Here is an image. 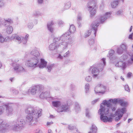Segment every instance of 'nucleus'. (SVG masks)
Masks as SVG:
<instances>
[{
    "mask_svg": "<svg viewBox=\"0 0 133 133\" xmlns=\"http://www.w3.org/2000/svg\"><path fill=\"white\" fill-rule=\"evenodd\" d=\"M114 104L119 103L123 107H125L127 105V103L124 102L120 98L110 99L108 100H104L100 105V108L98 111V114L100 115L101 120L104 122H111L112 120V117H115L116 121H118L121 118L123 114L127 111L126 108L121 107L118 108L115 111L114 114L111 113L112 111H115L116 109V106L113 105L111 103Z\"/></svg>",
    "mask_w": 133,
    "mask_h": 133,
    "instance_id": "1",
    "label": "nucleus"
},
{
    "mask_svg": "<svg viewBox=\"0 0 133 133\" xmlns=\"http://www.w3.org/2000/svg\"><path fill=\"white\" fill-rule=\"evenodd\" d=\"M42 111V110L41 109L28 108L25 111L28 114L26 117L27 121L30 122L32 125L36 124L37 121V119L41 115Z\"/></svg>",
    "mask_w": 133,
    "mask_h": 133,
    "instance_id": "2",
    "label": "nucleus"
},
{
    "mask_svg": "<svg viewBox=\"0 0 133 133\" xmlns=\"http://www.w3.org/2000/svg\"><path fill=\"white\" fill-rule=\"evenodd\" d=\"M70 35L69 32L65 33L61 35L58 38H55L54 39V41H57L61 40L62 42L58 44L59 48H62L63 50L67 49L69 44H71L72 43V40L71 39L69 38L68 37Z\"/></svg>",
    "mask_w": 133,
    "mask_h": 133,
    "instance_id": "3",
    "label": "nucleus"
},
{
    "mask_svg": "<svg viewBox=\"0 0 133 133\" xmlns=\"http://www.w3.org/2000/svg\"><path fill=\"white\" fill-rule=\"evenodd\" d=\"M30 54L35 57L27 60L25 62V65L27 67L34 68L38 65V57L39 56L40 54L36 49H35L31 52Z\"/></svg>",
    "mask_w": 133,
    "mask_h": 133,
    "instance_id": "4",
    "label": "nucleus"
},
{
    "mask_svg": "<svg viewBox=\"0 0 133 133\" xmlns=\"http://www.w3.org/2000/svg\"><path fill=\"white\" fill-rule=\"evenodd\" d=\"M102 63L98 65H94L91 66L88 70L87 71L89 73H91L92 74L93 78H96L98 77L99 70H102L105 65V59L103 58L102 59Z\"/></svg>",
    "mask_w": 133,
    "mask_h": 133,
    "instance_id": "5",
    "label": "nucleus"
},
{
    "mask_svg": "<svg viewBox=\"0 0 133 133\" xmlns=\"http://www.w3.org/2000/svg\"><path fill=\"white\" fill-rule=\"evenodd\" d=\"M5 108L6 115H9L12 114L13 111L12 106L9 103H6L4 104L2 106L0 107V115L4 112Z\"/></svg>",
    "mask_w": 133,
    "mask_h": 133,
    "instance_id": "6",
    "label": "nucleus"
},
{
    "mask_svg": "<svg viewBox=\"0 0 133 133\" xmlns=\"http://www.w3.org/2000/svg\"><path fill=\"white\" fill-rule=\"evenodd\" d=\"M105 91V87L101 84H99L97 85L95 89V91L96 94L100 93L103 94Z\"/></svg>",
    "mask_w": 133,
    "mask_h": 133,
    "instance_id": "7",
    "label": "nucleus"
},
{
    "mask_svg": "<svg viewBox=\"0 0 133 133\" xmlns=\"http://www.w3.org/2000/svg\"><path fill=\"white\" fill-rule=\"evenodd\" d=\"M39 88L38 85L34 86L31 87L28 90V93L29 94L35 95L39 92Z\"/></svg>",
    "mask_w": 133,
    "mask_h": 133,
    "instance_id": "8",
    "label": "nucleus"
},
{
    "mask_svg": "<svg viewBox=\"0 0 133 133\" xmlns=\"http://www.w3.org/2000/svg\"><path fill=\"white\" fill-rule=\"evenodd\" d=\"M13 66V69L16 72H22L25 71V70L20 64H14Z\"/></svg>",
    "mask_w": 133,
    "mask_h": 133,
    "instance_id": "9",
    "label": "nucleus"
},
{
    "mask_svg": "<svg viewBox=\"0 0 133 133\" xmlns=\"http://www.w3.org/2000/svg\"><path fill=\"white\" fill-rule=\"evenodd\" d=\"M111 12H107L102 16L100 18V22L102 23L107 18L110 17Z\"/></svg>",
    "mask_w": 133,
    "mask_h": 133,
    "instance_id": "10",
    "label": "nucleus"
},
{
    "mask_svg": "<svg viewBox=\"0 0 133 133\" xmlns=\"http://www.w3.org/2000/svg\"><path fill=\"white\" fill-rule=\"evenodd\" d=\"M59 48V46L58 44L55 42L51 43L49 45V48L50 50H53Z\"/></svg>",
    "mask_w": 133,
    "mask_h": 133,
    "instance_id": "11",
    "label": "nucleus"
},
{
    "mask_svg": "<svg viewBox=\"0 0 133 133\" xmlns=\"http://www.w3.org/2000/svg\"><path fill=\"white\" fill-rule=\"evenodd\" d=\"M116 66L121 68L123 70H124L127 67L126 63L123 61H119L115 64Z\"/></svg>",
    "mask_w": 133,
    "mask_h": 133,
    "instance_id": "12",
    "label": "nucleus"
},
{
    "mask_svg": "<svg viewBox=\"0 0 133 133\" xmlns=\"http://www.w3.org/2000/svg\"><path fill=\"white\" fill-rule=\"evenodd\" d=\"M40 62L39 63H38V64L37 66H39L40 68H43L45 67H46V66L47 65V62L44 59L41 58L40 59Z\"/></svg>",
    "mask_w": 133,
    "mask_h": 133,
    "instance_id": "13",
    "label": "nucleus"
},
{
    "mask_svg": "<svg viewBox=\"0 0 133 133\" xmlns=\"http://www.w3.org/2000/svg\"><path fill=\"white\" fill-rule=\"evenodd\" d=\"M114 52H115L114 50H111L109 52V56H108V57H109L111 61L112 62H114L116 60V57L113 55V54L114 53Z\"/></svg>",
    "mask_w": 133,
    "mask_h": 133,
    "instance_id": "14",
    "label": "nucleus"
},
{
    "mask_svg": "<svg viewBox=\"0 0 133 133\" xmlns=\"http://www.w3.org/2000/svg\"><path fill=\"white\" fill-rule=\"evenodd\" d=\"M24 123V122L23 121V120L21 121L19 123V124H16L14 125L13 128V129L14 130L19 131L21 128V127L22 126L23 124Z\"/></svg>",
    "mask_w": 133,
    "mask_h": 133,
    "instance_id": "15",
    "label": "nucleus"
},
{
    "mask_svg": "<svg viewBox=\"0 0 133 133\" xmlns=\"http://www.w3.org/2000/svg\"><path fill=\"white\" fill-rule=\"evenodd\" d=\"M69 108L66 105H62L58 109V111L59 112L66 111L69 110Z\"/></svg>",
    "mask_w": 133,
    "mask_h": 133,
    "instance_id": "16",
    "label": "nucleus"
},
{
    "mask_svg": "<svg viewBox=\"0 0 133 133\" xmlns=\"http://www.w3.org/2000/svg\"><path fill=\"white\" fill-rule=\"evenodd\" d=\"M50 93L49 92L43 91L40 94L39 97L41 98H46L49 97Z\"/></svg>",
    "mask_w": 133,
    "mask_h": 133,
    "instance_id": "17",
    "label": "nucleus"
},
{
    "mask_svg": "<svg viewBox=\"0 0 133 133\" xmlns=\"http://www.w3.org/2000/svg\"><path fill=\"white\" fill-rule=\"evenodd\" d=\"M11 38L12 39L15 38L18 41L19 43H22L23 44V38H22L19 36L15 34H13L11 37Z\"/></svg>",
    "mask_w": 133,
    "mask_h": 133,
    "instance_id": "18",
    "label": "nucleus"
},
{
    "mask_svg": "<svg viewBox=\"0 0 133 133\" xmlns=\"http://www.w3.org/2000/svg\"><path fill=\"white\" fill-rule=\"evenodd\" d=\"M54 23L52 21L49 22L47 24V28L48 30L50 32L53 31L54 28L52 26L54 25Z\"/></svg>",
    "mask_w": 133,
    "mask_h": 133,
    "instance_id": "19",
    "label": "nucleus"
},
{
    "mask_svg": "<svg viewBox=\"0 0 133 133\" xmlns=\"http://www.w3.org/2000/svg\"><path fill=\"white\" fill-rule=\"evenodd\" d=\"M71 3L70 2H68L65 3L62 9V10L64 11L69 9L71 7Z\"/></svg>",
    "mask_w": 133,
    "mask_h": 133,
    "instance_id": "20",
    "label": "nucleus"
},
{
    "mask_svg": "<svg viewBox=\"0 0 133 133\" xmlns=\"http://www.w3.org/2000/svg\"><path fill=\"white\" fill-rule=\"evenodd\" d=\"M88 8H96L95 1H92L89 2L88 3Z\"/></svg>",
    "mask_w": 133,
    "mask_h": 133,
    "instance_id": "21",
    "label": "nucleus"
},
{
    "mask_svg": "<svg viewBox=\"0 0 133 133\" xmlns=\"http://www.w3.org/2000/svg\"><path fill=\"white\" fill-rule=\"evenodd\" d=\"M13 31V28L11 26L9 25L6 27L5 31L7 34H11L12 33Z\"/></svg>",
    "mask_w": 133,
    "mask_h": 133,
    "instance_id": "22",
    "label": "nucleus"
},
{
    "mask_svg": "<svg viewBox=\"0 0 133 133\" xmlns=\"http://www.w3.org/2000/svg\"><path fill=\"white\" fill-rule=\"evenodd\" d=\"M98 26V23H93L91 25L92 28L95 31L94 35L95 36L96 35V32L97 31V28Z\"/></svg>",
    "mask_w": 133,
    "mask_h": 133,
    "instance_id": "23",
    "label": "nucleus"
},
{
    "mask_svg": "<svg viewBox=\"0 0 133 133\" xmlns=\"http://www.w3.org/2000/svg\"><path fill=\"white\" fill-rule=\"evenodd\" d=\"M96 8H89V10L90 11V14L91 16H92L94 15L96 13Z\"/></svg>",
    "mask_w": 133,
    "mask_h": 133,
    "instance_id": "24",
    "label": "nucleus"
},
{
    "mask_svg": "<svg viewBox=\"0 0 133 133\" xmlns=\"http://www.w3.org/2000/svg\"><path fill=\"white\" fill-rule=\"evenodd\" d=\"M75 26L73 25H70L69 31L70 32H68L70 34L71 33H74L75 31ZM68 32H67L65 33Z\"/></svg>",
    "mask_w": 133,
    "mask_h": 133,
    "instance_id": "25",
    "label": "nucleus"
},
{
    "mask_svg": "<svg viewBox=\"0 0 133 133\" xmlns=\"http://www.w3.org/2000/svg\"><path fill=\"white\" fill-rule=\"evenodd\" d=\"M52 105L56 107H58L61 104V102L60 101H53L52 102Z\"/></svg>",
    "mask_w": 133,
    "mask_h": 133,
    "instance_id": "26",
    "label": "nucleus"
},
{
    "mask_svg": "<svg viewBox=\"0 0 133 133\" xmlns=\"http://www.w3.org/2000/svg\"><path fill=\"white\" fill-rule=\"evenodd\" d=\"M97 128L95 126L93 125L90 129V131L88 132V133H96L97 131Z\"/></svg>",
    "mask_w": 133,
    "mask_h": 133,
    "instance_id": "27",
    "label": "nucleus"
},
{
    "mask_svg": "<svg viewBox=\"0 0 133 133\" xmlns=\"http://www.w3.org/2000/svg\"><path fill=\"white\" fill-rule=\"evenodd\" d=\"M29 35L28 34H26L25 35L24 38H23V44H26L28 41Z\"/></svg>",
    "mask_w": 133,
    "mask_h": 133,
    "instance_id": "28",
    "label": "nucleus"
},
{
    "mask_svg": "<svg viewBox=\"0 0 133 133\" xmlns=\"http://www.w3.org/2000/svg\"><path fill=\"white\" fill-rule=\"evenodd\" d=\"M74 110L75 112H78L80 110V108L79 104L77 103L75 104Z\"/></svg>",
    "mask_w": 133,
    "mask_h": 133,
    "instance_id": "29",
    "label": "nucleus"
},
{
    "mask_svg": "<svg viewBox=\"0 0 133 133\" xmlns=\"http://www.w3.org/2000/svg\"><path fill=\"white\" fill-rule=\"evenodd\" d=\"M118 1L117 0H116L111 3V6L112 8H115L118 5Z\"/></svg>",
    "mask_w": 133,
    "mask_h": 133,
    "instance_id": "30",
    "label": "nucleus"
},
{
    "mask_svg": "<svg viewBox=\"0 0 133 133\" xmlns=\"http://www.w3.org/2000/svg\"><path fill=\"white\" fill-rule=\"evenodd\" d=\"M90 85L89 84L87 83L85 86V91L86 93H88L89 92Z\"/></svg>",
    "mask_w": 133,
    "mask_h": 133,
    "instance_id": "31",
    "label": "nucleus"
},
{
    "mask_svg": "<svg viewBox=\"0 0 133 133\" xmlns=\"http://www.w3.org/2000/svg\"><path fill=\"white\" fill-rule=\"evenodd\" d=\"M54 64L48 65L46 67L47 69V71L49 72H50L51 71L53 67Z\"/></svg>",
    "mask_w": 133,
    "mask_h": 133,
    "instance_id": "32",
    "label": "nucleus"
},
{
    "mask_svg": "<svg viewBox=\"0 0 133 133\" xmlns=\"http://www.w3.org/2000/svg\"><path fill=\"white\" fill-rule=\"evenodd\" d=\"M82 20V16L80 15H78L77 17V22L80 26L81 25V23L80 21Z\"/></svg>",
    "mask_w": 133,
    "mask_h": 133,
    "instance_id": "33",
    "label": "nucleus"
},
{
    "mask_svg": "<svg viewBox=\"0 0 133 133\" xmlns=\"http://www.w3.org/2000/svg\"><path fill=\"white\" fill-rule=\"evenodd\" d=\"M91 32V30H89L86 31L84 35V37L85 38H86L89 36Z\"/></svg>",
    "mask_w": 133,
    "mask_h": 133,
    "instance_id": "34",
    "label": "nucleus"
},
{
    "mask_svg": "<svg viewBox=\"0 0 133 133\" xmlns=\"http://www.w3.org/2000/svg\"><path fill=\"white\" fill-rule=\"evenodd\" d=\"M85 115L88 118L92 116L91 115L89 112V109H86Z\"/></svg>",
    "mask_w": 133,
    "mask_h": 133,
    "instance_id": "35",
    "label": "nucleus"
},
{
    "mask_svg": "<svg viewBox=\"0 0 133 133\" xmlns=\"http://www.w3.org/2000/svg\"><path fill=\"white\" fill-rule=\"evenodd\" d=\"M11 91L13 93L14 95H16L18 93V91L16 90L14 88H11Z\"/></svg>",
    "mask_w": 133,
    "mask_h": 133,
    "instance_id": "36",
    "label": "nucleus"
},
{
    "mask_svg": "<svg viewBox=\"0 0 133 133\" xmlns=\"http://www.w3.org/2000/svg\"><path fill=\"white\" fill-rule=\"evenodd\" d=\"M119 47L122 49L123 50H124L127 49V46L126 44H122Z\"/></svg>",
    "mask_w": 133,
    "mask_h": 133,
    "instance_id": "37",
    "label": "nucleus"
},
{
    "mask_svg": "<svg viewBox=\"0 0 133 133\" xmlns=\"http://www.w3.org/2000/svg\"><path fill=\"white\" fill-rule=\"evenodd\" d=\"M4 20L5 21L9 23H10L11 24L13 23V20L10 18H5Z\"/></svg>",
    "mask_w": 133,
    "mask_h": 133,
    "instance_id": "38",
    "label": "nucleus"
},
{
    "mask_svg": "<svg viewBox=\"0 0 133 133\" xmlns=\"http://www.w3.org/2000/svg\"><path fill=\"white\" fill-rule=\"evenodd\" d=\"M123 50L119 47L117 49V53L119 54H122L123 52Z\"/></svg>",
    "mask_w": 133,
    "mask_h": 133,
    "instance_id": "39",
    "label": "nucleus"
},
{
    "mask_svg": "<svg viewBox=\"0 0 133 133\" xmlns=\"http://www.w3.org/2000/svg\"><path fill=\"white\" fill-rule=\"evenodd\" d=\"M70 51L69 50H68L63 54V57L65 58H66L69 57L70 54Z\"/></svg>",
    "mask_w": 133,
    "mask_h": 133,
    "instance_id": "40",
    "label": "nucleus"
},
{
    "mask_svg": "<svg viewBox=\"0 0 133 133\" xmlns=\"http://www.w3.org/2000/svg\"><path fill=\"white\" fill-rule=\"evenodd\" d=\"M85 79L87 82H89L91 81L92 77L90 76H87L85 77Z\"/></svg>",
    "mask_w": 133,
    "mask_h": 133,
    "instance_id": "41",
    "label": "nucleus"
},
{
    "mask_svg": "<svg viewBox=\"0 0 133 133\" xmlns=\"http://www.w3.org/2000/svg\"><path fill=\"white\" fill-rule=\"evenodd\" d=\"M33 26V24L32 22H29L27 24V26L29 29L32 28Z\"/></svg>",
    "mask_w": 133,
    "mask_h": 133,
    "instance_id": "42",
    "label": "nucleus"
},
{
    "mask_svg": "<svg viewBox=\"0 0 133 133\" xmlns=\"http://www.w3.org/2000/svg\"><path fill=\"white\" fill-rule=\"evenodd\" d=\"M4 38L0 33V42L3 43L5 42Z\"/></svg>",
    "mask_w": 133,
    "mask_h": 133,
    "instance_id": "43",
    "label": "nucleus"
},
{
    "mask_svg": "<svg viewBox=\"0 0 133 133\" xmlns=\"http://www.w3.org/2000/svg\"><path fill=\"white\" fill-rule=\"evenodd\" d=\"M95 41L93 39H91L89 41V43L90 45H92L94 44Z\"/></svg>",
    "mask_w": 133,
    "mask_h": 133,
    "instance_id": "44",
    "label": "nucleus"
},
{
    "mask_svg": "<svg viewBox=\"0 0 133 133\" xmlns=\"http://www.w3.org/2000/svg\"><path fill=\"white\" fill-rule=\"evenodd\" d=\"M64 24V22L62 21H59L58 22V24L59 26H62Z\"/></svg>",
    "mask_w": 133,
    "mask_h": 133,
    "instance_id": "45",
    "label": "nucleus"
},
{
    "mask_svg": "<svg viewBox=\"0 0 133 133\" xmlns=\"http://www.w3.org/2000/svg\"><path fill=\"white\" fill-rule=\"evenodd\" d=\"M122 11L121 10H119L117 11L116 14V15L117 16L121 15L122 14Z\"/></svg>",
    "mask_w": 133,
    "mask_h": 133,
    "instance_id": "46",
    "label": "nucleus"
},
{
    "mask_svg": "<svg viewBox=\"0 0 133 133\" xmlns=\"http://www.w3.org/2000/svg\"><path fill=\"white\" fill-rule=\"evenodd\" d=\"M3 122V121L1 119H0V128H2L4 127V125L2 124Z\"/></svg>",
    "mask_w": 133,
    "mask_h": 133,
    "instance_id": "47",
    "label": "nucleus"
},
{
    "mask_svg": "<svg viewBox=\"0 0 133 133\" xmlns=\"http://www.w3.org/2000/svg\"><path fill=\"white\" fill-rule=\"evenodd\" d=\"M63 56H62L61 54H59L57 57V58L60 59H62L63 58Z\"/></svg>",
    "mask_w": 133,
    "mask_h": 133,
    "instance_id": "48",
    "label": "nucleus"
},
{
    "mask_svg": "<svg viewBox=\"0 0 133 133\" xmlns=\"http://www.w3.org/2000/svg\"><path fill=\"white\" fill-rule=\"evenodd\" d=\"M125 90L128 91H129L130 90L129 87L127 85H125Z\"/></svg>",
    "mask_w": 133,
    "mask_h": 133,
    "instance_id": "49",
    "label": "nucleus"
},
{
    "mask_svg": "<svg viewBox=\"0 0 133 133\" xmlns=\"http://www.w3.org/2000/svg\"><path fill=\"white\" fill-rule=\"evenodd\" d=\"M3 0H0V7L3 6L4 5V3L2 1Z\"/></svg>",
    "mask_w": 133,
    "mask_h": 133,
    "instance_id": "50",
    "label": "nucleus"
},
{
    "mask_svg": "<svg viewBox=\"0 0 133 133\" xmlns=\"http://www.w3.org/2000/svg\"><path fill=\"white\" fill-rule=\"evenodd\" d=\"M132 73L131 72H129L127 74V77L128 78H130L132 76Z\"/></svg>",
    "mask_w": 133,
    "mask_h": 133,
    "instance_id": "51",
    "label": "nucleus"
},
{
    "mask_svg": "<svg viewBox=\"0 0 133 133\" xmlns=\"http://www.w3.org/2000/svg\"><path fill=\"white\" fill-rule=\"evenodd\" d=\"M133 36V33H132L131 34H130L129 35L128 38L129 39H131V40L132 39Z\"/></svg>",
    "mask_w": 133,
    "mask_h": 133,
    "instance_id": "52",
    "label": "nucleus"
},
{
    "mask_svg": "<svg viewBox=\"0 0 133 133\" xmlns=\"http://www.w3.org/2000/svg\"><path fill=\"white\" fill-rule=\"evenodd\" d=\"M68 128L69 130H72L73 129V127L72 125H69L68 126Z\"/></svg>",
    "mask_w": 133,
    "mask_h": 133,
    "instance_id": "53",
    "label": "nucleus"
},
{
    "mask_svg": "<svg viewBox=\"0 0 133 133\" xmlns=\"http://www.w3.org/2000/svg\"><path fill=\"white\" fill-rule=\"evenodd\" d=\"M98 100V99H97L93 101L92 102V104H95L97 102Z\"/></svg>",
    "mask_w": 133,
    "mask_h": 133,
    "instance_id": "54",
    "label": "nucleus"
},
{
    "mask_svg": "<svg viewBox=\"0 0 133 133\" xmlns=\"http://www.w3.org/2000/svg\"><path fill=\"white\" fill-rule=\"evenodd\" d=\"M43 1V0H37V2L39 4H42Z\"/></svg>",
    "mask_w": 133,
    "mask_h": 133,
    "instance_id": "55",
    "label": "nucleus"
},
{
    "mask_svg": "<svg viewBox=\"0 0 133 133\" xmlns=\"http://www.w3.org/2000/svg\"><path fill=\"white\" fill-rule=\"evenodd\" d=\"M4 39H5V42H7L9 40V38L8 36H7L5 38H4Z\"/></svg>",
    "mask_w": 133,
    "mask_h": 133,
    "instance_id": "56",
    "label": "nucleus"
},
{
    "mask_svg": "<svg viewBox=\"0 0 133 133\" xmlns=\"http://www.w3.org/2000/svg\"><path fill=\"white\" fill-rule=\"evenodd\" d=\"M52 123V122H48L47 123V125L48 126H49Z\"/></svg>",
    "mask_w": 133,
    "mask_h": 133,
    "instance_id": "57",
    "label": "nucleus"
},
{
    "mask_svg": "<svg viewBox=\"0 0 133 133\" xmlns=\"http://www.w3.org/2000/svg\"><path fill=\"white\" fill-rule=\"evenodd\" d=\"M48 133H52L51 130L49 129L48 130Z\"/></svg>",
    "mask_w": 133,
    "mask_h": 133,
    "instance_id": "58",
    "label": "nucleus"
},
{
    "mask_svg": "<svg viewBox=\"0 0 133 133\" xmlns=\"http://www.w3.org/2000/svg\"><path fill=\"white\" fill-rule=\"evenodd\" d=\"M132 119L131 118L129 119L128 120V123H129L132 120Z\"/></svg>",
    "mask_w": 133,
    "mask_h": 133,
    "instance_id": "59",
    "label": "nucleus"
},
{
    "mask_svg": "<svg viewBox=\"0 0 133 133\" xmlns=\"http://www.w3.org/2000/svg\"><path fill=\"white\" fill-rule=\"evenodd\" d=\"M121 79L123 81H124V78L123 77H122V76H121Z\"/></svg>",
    "mask_w": 133,
    "mask_h": 133,
    "instance_id": "60",
    "label": "nucleus"
},
{
    "mask_svg": "<svg viewBox=\"0 0 133 133\" xmlns=\"http://www.w3.org/2000/svg\"><path fill=\"white\" fill-rule=\"evenodd\" d=\"M132 26H131L130 27V30H129V31L130 32H131V31H132Z\"/></svg>",
    "mask_w": 133,
    "mask_h": 133,
    "instance_id": "61",
    "label": "nucleus"
},
{
    "mask_svg": "<svg viewBox=\"0 0 133 133\" xmlns=\"http://www.w3.org/2000/svg\"><path fill=\"white\" fill-rule=\"evenodd\" d=\"M131 60L133 61V54L131 56Z\"/></svg>",
    "mask_w": 133,
    "mask_h": 133,
    "instance_id": "62",
    "label": "nucleus"
},
{
    "mask_svg": "<svg viewBox=\"0 0 133 133\" xmlns=\"http://www.w3.org/2000/svg\"><path fill=\"white\" fill-rule=\"evenodd\" d=\"M2 66V64L1 62H0V68Z\"/></svg>",
    "mask_w": 133,
    "mask_h": 133,
    "instance_id": "63",
    "label": "nucleus"
},
{
    "mask_svg": "<svg viewBox=\"0 0 133 133\" xmlns=\"http://www.w3.org/2000/svg\"><path fill=\"white\" fill-rule=\"evenodd\" d=\"M53 117V116L52 115H51L50 116V118H52Z\"/></svg>",
    "mask_w": 133,
    "mask_h": 133,
    "instance_id": "64",
    "label": "nucleus"
}]
</instances>
